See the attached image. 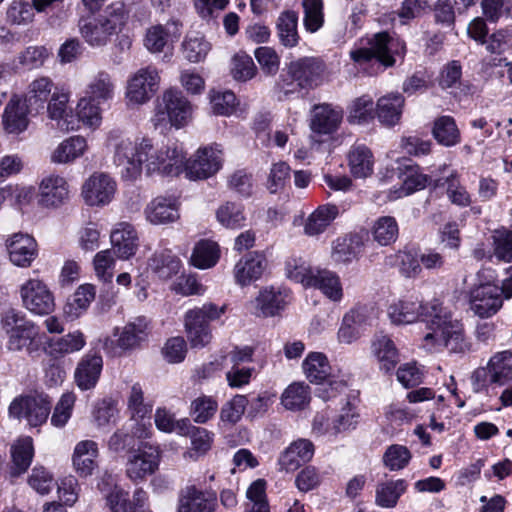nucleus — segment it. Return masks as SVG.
Wrapping results in <instances>:
<instances>
[{"instance_id":"obj_1","label":"nucleus","mask_w":512,"mask_h":512,"mask_svg":"<svg viewBox=\"0 0 512 512\" xmlns=\"http://www.w3.org/2000/svg\"><path fill=\"white\" fill-rule=\"evenodd\" d=\"M113 163L125 180H135L143 167L148 174L159 173L177 176L182 170L184 155L178 143L154 145L148 138L136 143L129 138H121L112 144Z\"/></svg>"},{"instance_id":"obj_2","label":"nucleus","mask_w":512,"mask_h":512,"mask_svg":"<svg viewBox=\"0 0 512 512\" xmlns=\"http://www.w3.org/2000/svg\"><path fill=\"white\" fill-rule=\"evenodd\" d=\"M431 313L434 320L430 326L431 332L423 338V346L429 351H439L447 348L453 353H464L468 350V343L465 341L463 332L457 323L451 319V313L447 311L442 303H434Z\"/></svg>"},{"instance_id":"obj_3","label":"nucleus","mask_w":512,"mask_h":512,"mask_svg":"<svg viewBox=\"0 0 512 512\" xmlns=\"http://www.w3.org/2000/svg\"><path fill=\"white\" fill-rule=\"evenodd\" d=\"M406 53V44L399 38H394L388 32L375 33L368 40V47H362L350 52L351 59L364 64L372 59H376L385 67H392L396 63V56L404 57Z\"/></svg>"},{"instance_id":"obj_4","label":"nucleus","mask_w":512,"mask_h":512,"mask_svg":"<svg viewBox=\"0 0 512 512\" xmlns=\"http://www.w3.org/2000/svg\"><path fill=\"white\" fill-rule=\"evenodd\" d=\"M2 323L9 334L8 348L10 350L25 349L29 354L38 350L36 339L39 328L26 317L25 313L14 308L8 309L2 317Z\"/></svg>"},{"instance_id":"obj_5","label":"nucleus","mask_w":512,"mask_h":512,"mask_svg":"<svg viewBox=\"0 0 512 512\" xmlns=\"http://www.w3.org/2000/svg\"><path fill=\"white\" fill-rule=\"evenodd\" d=\"M225 306L218 307L213 303L190 309L184 316V327L187 339L192 348H203L212 339L210 321L220 318Z\"/></svg>"},{"instance_id":"obj_6","label":"nucleus","mask_w":512,"mask_h":512,"mask_svg":"<svg viewBox=\"0 0 512 512\" xmlns=\"http://www.w3.org/2000/svg\"><path fill=\"white\" fill-rule=\"evenodd\" d=\"M191 116V103L182 92L170 89L158 100L152 122L156 128L167 127L168 124L181 128L189 122Z\"/></svg>"},{"instance_id":"obj_7","label":"nucleus","mask_w":512,"mask_h":512,"mask_svg":"<svg viewBox=\"0 0 512 512\" xmlns=\"http://www.w3.org/2000/svg\"><path fill=\"white\" fill-rule=\"evenodd\" d=\"M51 405L47 395H22L11 402L9 415L19 420L25 419L31 427H38L47 421Z\"/></svg>"},{"instance_id":"obj_8","label":"nucleus","mask_w":512,"mask_h":512,"mask_svg":"<svg viewBox=\"0 0 512 512\" xmlns=\"http://www.w3.org/2000/svg\"><path fill=\"white\" fill-rule=\"evenodd\" d=\"M434 303H441L439 300L434 299L429 303L423 304L417 298L412 297L399 299L391 303L388 307V316L393 324L406 325L421 320L425 322L430 328L434 314L432 306Z\"/></svg>"},{"instance_id":"obj_9","label":"nucleus","mask_w":512,"mask_h":512,"mask_svg":"<svg viewBox=\"0 0 512 512\" xmlns=\"http://www.w3.org/2000/svg\"><path fill=\"white\" fill-rule=\"evenodd\" d=\"M160 464V451L157 446L142 442L137 449L129 452L126 462V476L133 482L138 483L154 474Z\"/></svg>"},{"instance_id":"obj_10","label":"nucleus","mask_w":512,"mask_h":512,"mask_svg":"<svg viewBox=\"0 0 512 512\" xmlns=\"http://www.w3.org/2000/svg\"><path fill=\"white\" fill-rule=\"evenodd\" d=\"M19 293L23 307L34 315H49L55 309L54 295L42 280H27Z\"/></svg>"},{"instance_id":"obj_11","label":"nucleus","mask_w":512,"mask_h":512,"mask_svg":"<svg viewBox=\"0 0 512 512\" xmlns=\"http://www.w3.org/2000/svg\"><path fill=\"white\" fill-rule=\"evenodd\" d=\"M182 150L183 148L178 144ZM222 165V152L217 147H205L199 149L195 154L194 158L186 161L184 156L182 170L179 172H185V175L190 180H203L213 176Z\"/></svg>"},{"instance_id":"obj_12","label":"nucleus","mask_w":512,"mask_h":512,"mask_svg":"<svg viewBox=\"0 0 512 512\" xmlns=\"http://www.w3.org/2000/svg\"><path fill=\"white\" fill-rule=\"evenodd\" d=\"M160 76L153 66L139 69L127 81L126 99L131 105L148 102L159 87Z\"/></svg>"},{"instance_id":"obj_13","label":"nucleus","mask_w":512,"mask_h":512,"mask_svg":"<svg viewBox=\"0 0 512 512\" xmlns=\"http://www.w3.org/2000/svg\"><path fill=\"white\" fill-rule=\"evenodd\" d=\"M325 71V63L316 57H302L288 65L289 76L302 89L319 86L323 82Z\"/></svg>"},{"instance_id":"obj_14","label":"nucleus","mask_w":512,"mask_h":512,"mask_svg":"<svg viewBox=\"0 0 512 512\" xmlns=\"http://www.w3.org/2000/svg\"><path fill=\"white\" fill-rule=\"evenodd\" d=\"M502 305L501 291L495 284H480L470 292V308L481 318L496 314Z\"/></svg>"},{"instance_id":"obj_15","label":"nucleus","mask_w":512,"mask_h":512,"mask_svg":"<svg viewBox=\"0 0 512 512\" xmlns=\"http://www.w3.org/2000/svg\"><path fill=\"white\" fill-rule=\"evenodd\" d=\"M116 183L106 173H94L83 184L82 196L90 206L109 203L115 193Z\"/></svg>"},{"instance_id":"obj_16","label":"nucleus","mask_w":512,"mask_h":512,"mask_svg":"<svg viewBox=\"0 0 512 512\" xmlns=\"http://www.w3.org/2000/svg\"><path fill=\"white\" fill-rule=\"evenodd\" d=\"M9 260L17 267H30L38 256L36 240L23 233H15L6 241Z\"/></svg>"},{"instance_id":"obj_17","label":"nucleus","mask_w":512,"mask_h":512,"mask_svg":"<svg viewBox=\"0 0 512 512\" xmlns=\"http://www.w3.org/2000/svg\"><path fill=\"white\" fill-rule=\"evenodd\" d=\"M216 508V495L195 486H187L179 494L178 512H215Z\"/></svg>"},{"instance_id":"obj_18","label":"nucleus","mask_w":512,"mask_h":512,"mask_svg":"<svg viewBox=\"0 0 512 512\" xmlns=\"http://www.w3.org/2000/svg\"><path fill=\"white\" fill-rule=\"evenodd\" d=\"M117 332V346L122 350H134L147 340L150 321L145 316H137L128 321L121 330L117 329Z\"/></svg>"},{"instance_id":"obj_19","label":"nucleus","mask_w":512,"mask_h":512,"mask_svg":"<svg viewBox=\"0 0 512 512\" xmlns=\"http://www.w3.org/2000/svg\"><path fill=\"white\" fill-rule=\"evenodd\" d=\"M78 26L81 36L91 47L106 46L117 33L109 22L100 16L81 18Z\"/></svg>"},{"instance_id":"obj_20","label":"nucleus","mask_w":512,"mask_h":512,"mask_svg":"<svg viewBox=\"0 0 512 512\" xmlns=\"http://www.w3.org/2000/svg\"><path fill=\"white\" fill-rule=\"evenodd\" d=\"M68 196V184L63 177L50 175L41 181L39 186L38 203L42 207H59L66 202Z\"/></svg>"},{"instance_id":"obj_21","label":"nucleus","mask_w":512,"mask_h":512,"mask_svg":"<svg viewBox=\"0 0 512 512\" xmlns=\"http://www.w3.org/2000/svg\"><path fill=\"white\" fill-rule=\"evenodd\" d=\"M182 24L177 20L168 21L165 25H154L147 29L144 46L151 53H160L169 41L177 40L181 35Z\"/></svg>"},{"instance_id":"obj_22","label":"nucleus","mask_w":512,"mask_h":512,"mask_svg":"<svg viewBox=\"0 0 512 512\" xmlns=\"http://www.w3.org/2000/svg\"><path fill=\"white\" fill-rule=\"evenodd\" d=\"M112 251L122 260L132 257L138 248V236L134 227L127 222L116 225L110 235Z\"/></svg>"},{"instance_id":"obj_23","label":"nucleus","mask_w":512,"mask_h":512,"mask_svg":"<svg viewBox=\"0 0 512 512\" xmlns=\"http://www.w3.org/2000/svg\"><path fill=\"white\" fill-rule=\"evenodd\" d=\"M266 264L265 256L259 252L246 254L235 264L233 273L236 283L246 286L258 280L262 276Z\"/></svg>"},{"instance_id":"obj_24","label":"nucleus","mask_w":512,"mask_h":512,"mask_svg":"<svg viewBox=\"0 0 512 512\" xmlns=\"http://www.w3.org/2000/svg\"><path fill=\"white\" fill-rule=\"evenodd\" d=\"M343 110L338 106L323 103L313 107L310 128L318 134L336 131L342 121Z\"/></svg>"},{"instance_id":"obj_25","label":"nucleus","mask_w":512,"mask_h":512,"mask_svg":"<svg viewBox=\"0 0 512 512\" xmlns=\"http://www.w3.org/2000/svg\"><path fill=\"white\" fill-rule=\"evenodd\" d=\"M103 360L99 353L89 352L79 361L75 370V382L81 390L94 388L99 380Z\"/></svg>"},{"instance_id":"obj_26","label":"nucleus","mask_w":512,"mask_h":512,"mask_svg":"<svg viewBox=\"0 0 512 512\" xmlns=\"http://www.w3.org/2000/svg\"><path fill=\"white\" fill-rule=\"evenodd\" d=\"M314 455V445L308 439L294 441L279 457L282 470L292 472L307 463Z\"/></svg>"},{"instance_id":"obj_27","label":"nucleus","mask_w":512,"mask_h":512,"mask_svg":"<svg viewBox=\"0 0 512 512\" xmlns=\"http://www.w3.org/2000/svg\"><path fill=\"white\" fill-rule=\"evenodd\" d=\"M348 166L355 178H367L374 171V155L369 147L364 144H354L347 155Z\"/></svg>"},{"instance_id":"obj_28","label":"nucleus","mask_w":512,"mask_h":512,"mask_svg":"<svg viewBox=\"0 0 512 512\" xmlns=\"http://www.w3.org/2000/svg\"><path fill=\"white\" fill-rule=\"evenodd\" d=\"M146 217L153 224L174 222L179 218L177 199L173 197H157L145 210Z\"/></svg>"},{"instance_id":"obj_29","label":"nucleus","mask_w":512,"mask_h":512,"mask_svg":"<svg viewBox=\"0 0 512 512\" xmlns=\"http://www.w3.org/2000/svg\"><path fill=\"white\" fill-rule=\"evenodd\" d=\"M98 445L92 440H83L76 444L72 461L76 472L83 477L92 474L96 467Z\"/></svg>"},{"instance_id":"obj_30","label":"nucleus","mask_w":512,"mask_h":512,"mask_svg":"<svg viewBox=\"0 0 512 512\" xmlns=\"http://www.w3.org/2000/svg\"><path fill=\"white\" fill-rule=\"evenodd\" d=\"M68 101V93L54 91L47 106L49 117L52 120H57L58 127L64 131L74 130L78 127L71 111L68 110Z\"/></svg>"},{"instance_id":"obj_31","label":"nucleus","mask_w":512,"mask_h":512,"mask_svg":"<svg viewBox=\"0 0 512 512\" xmlns=\"http://www.w3.org/2000/svg\"><path fill=\"white\" fill-rule=\"evenodd\" d=\"M288 295L274 288L265 289L251 303L258 316H274L287 305Z\"/></svg>"},{"instance_id":"obj_32","label":"nucleus","mask_w":512,"mask_h":512,"mask_svg":"<svg viewBox=\"0 0 512 512\" xmlns=\"http://www.w3.org/2000/svg\"><path fill=\"white\" fill-rule=\"evenodd\" d=\"M371 348L373 355L380 363V368L385 372H390L399 362L398 350L389 336L385 334L376 335Z\"/></svg>"},{"instance_id":"obj_33","label":"nucleus","mask_w":512,"mask_h":512,"mask_svg":"<svg viewBox=\"0 0 512 512\" xmlns=\"http://www.w3.org/2000/svg\"><path fill=\"white\" fill-rule=\"evenodd\" d=\"M339 215V208L334 204L320 205L312 212L304 225V232L308 236L323 233Z\"/></svg>"},{"instance_id":"obj_34","label":"nucleus","mask_w":512,"mask_h":512,"mask_svg":"<svg viewBox=\"0 0 512 512\" xmlns=\"http://www.w3.org/2000/svg\"><path fill=\"white\" fill-rule=\"evenodd\" d=\"M404 97L400 93H390L378 99L376 114L379 121L385 125H395L401 117Z\"/></svg>"},{"instance_id":"obj_35","label":"nucleus","mask_w":512,"mask_h":512,"mask_svg":"<svg viewBox=\"0 0 512 512\" xmlns=\"http://www.w3.org/2000/svg\"><path fill=\"white\" fill-rule=\"evenodd\" d=\"M86 94L97 105L111 101L115 95V83L112 76L106 71L98 72L87 85Z\"/></svg>"},{"instance_id":"obj_36","label":"nucleus","mask_w":512,"mask_h":512,"mask_svg":"<svg viewBox=\"0 0 512 512\" xmlns=\"http://www.w3.org/2000/svg\"><path fill=\"white\" fill-rule=\"evenodd\" d=\"M363 241L358 234H351L336 239L333 244L332 258L337 263L347 264L356 259L362 252Z\"/></svg>"},{"instance_id":"obj_37","label":"nucleus","mask_w":512,"mask_h":512,"mask_svg":"<svg viewBox=\"0 0 512 512\" xmlns=\"http://www.w3.org/2000/svg\"><path fill=\"white\" fill-rule=\"evenodd\" d=\"M308 287L319 289L326 297L333 301H339L343 295L339 276L327 269H315Z\"/></svg>"},{"instance_id":"obj_38","label":"nucleus","mask_w":512,"mask_h":512,"mask_svg":"<svg viewBox=\"0 0 512 512\" xmlns=\"http://www.w3.org/2000/svg\"><path fill=\"white\" fill-rule=\"evenodd\" d=\"M96 289L92 284L79 286L64 306L65 315L74 320L82 315L95 299Z\"/></svg>"},{"instance_id":"obj_39","label":"nucleus","mask_w":512,"mask_h":512,"mask_svg":"<svg viewBox=\"0 0 512 512\" xmlns=\"http://www.w3.org/2000/svg\"><path fill=\"white\" fill-rule=\"evenodd\" d=\"M297 26L298 14L295 11L287 10L279 15L276 28L280 43L283 46L287 48L297 46L300 40Z\"/></svg>"},{"instance_id":"obj_40","label":"nucleus","mask_w":512,"mask_h":512,"mask_svg":"<svg viewBox=\"0 0 512 512\" xmlns=\"http://www.w3.org/2000/svg\"><path fill=\"white\" fill-rule=\"evenodd\" d=\"M491 384L505 385L512 382V352L505 350L495 353L488 361Z\"/></svg>"},{"instance_id":"obj_41","label":"nucleus","mask_w":512,"mask_h":512,"mask_svg":"<svg viewBox=\"0 0 512 512\" xmlns=\"http://www.w3.org/2000/svg\"><path fill=\"white\" fill-rule=\"evenodd\" d=\"M220 258L219 245L211 240H200L194 247L190 261L199 269H208L216 265Z\"/></svg>"},{"instance_id":"obj_42","label":"nucleus","mask_w":512,"mask_h":512,"mask_svg":"<svg viewBox=\"0 0 512 512\" xmlns=\"http://www.w3.org/2000/svg\"><path fill=\"white\" fill-rule=\"evenodd\" d=\"M34 455L33 440L31 437L20 438L11 447L12 475L24 473L31 464Z\"/></svg>"},{"instance_id":"obj_43","label":"nucleus","mask_w":512,"mask_h":512,"mask_svg":"<svg viewBox=\"0 0 512 512\" xmlns=\"http://www.w3.org/2000/svg\"><path fill=\"white\" fill-rule=\"evenodd\" d=\"M408 484L404 479L389 480L381 483L376 489V504L384 508L396 506L400 496L406 491Z\"/></svg>"},{"instance_id":"obj_44","label":"nucleus","mask_w":512,"mask_h":512,"mask_svg":"<svg viewBox=\"0 0 512 512\" xmlns=\"http://www.w3.org/2000/svg\"><path fill=\"white\" fill-rule=\"evenodd\" d=\"M3 122L9 133H20L28 126L27 108L20 100L12 98L7 104Z\"/></svg>"},{"instance_id":"obj_45","label":"nucleus","mask_w":512,"mask_h":512,"mask_svg":"<svg viewBox=\"0 0 512 512\" xmlns=\"http://www.w3.org/2000/svg\"><path fill=\"white\" fill-rule=\"evenodd\" d=\"M432 134L436 141L446 147L460 143V132L451 116H441L434 121Z\"/></svg>"},{"instance_id":"obj_46","label":"nucleus","mask_w":512,"mask_h":512,"mask_svg":"<svg viewBox=\"0 0 512 512\" xmlns=\"http://www.w3.org/2000/svg\"><path fill=\"white\" fill-rule=\"evenodd\" d=\"M149 266L159 278L166 280L176 275L180 271L182 264L180 259L173 255L171 251L165 250L155 253L149 261Z\"/></svg>"},{"instance_id":"obj_47","label":"nucleus","mask_w":512,"mask_h":512,"mask_svg":"<svg viewBox=\"0 0 512 512\" xmlns=\"http://www.w3.org/2000/svg\"><path fill=\"white\" fill-rule=\"evenodd\" d=\"M86 149L87 142L84 137H70L55 149L51 159L55 163H68L82 156Z\"/></svg>"},{"instance_id":"obj_48","label":"nucleus","mask_w":512,"mask_h":512,"mask_svg":"<svg viewBox=\"0 0 512 512\" xmlns=\"http://www.w3.org/2000/svg\"><path fill=\"white\" fill-rule=\"evenodd\" d=\"M365 322L362 309H353L343 317L338 331V339L341 343L350 344L360 336V328Z\"/></svg>"},{"instance_id":"obj_49","label":"nucleus","mask_w":512,"mask_h":512,"mask_svg":"<svg viewBox=\"0 0 512 512\" xmlns=\"http://www.w3.org/2000/svg\"><path fill=\"white\" fill-rule=\"evenodd\" d=\"M303 370L310 382L320 383L329 377L331 367L324 354L312 352L304 360Z\"/></svg>"},{"instance_id":"obj_50","label":"nucleus","mask_w":512,"mask_h":512,"mask_svg":"<svg viewBox=\"0 0 512 512\" xmlns=\"http://www.w3.org/2000/svg\"><path fill=\"white\" fill-rule=\"evenodd\" d=\"M371 232L373 239L379 245L388 246L398 238V223L392 216H381L374 222Z\"/></svg>"},{"instance_id":"obj_51","label":"nucleus","mask_w":512,"mask_h":512,"mask_svg":"<svg viewBox=\"0 0 512 512\" xmlns=\"http://www.w3.org/2000/svg\"><path fill=\"white\" fill-rule=\"evenodd\" d=\"M217 410L218 402L214 397L200 395L191 402L189 414L195 423L205 424L215 416Z\"/></svg>"},{"instance_id":"obj_52","label":"nucleus","mask_w":512,"mask_h":512,"mask_svg":"<svg viewBox=\"0 0 512 512\" xmlns=\"http://www.w3.org/2000/svg\"><path fill=\"white\" fill-rule=\"evenodd\" d=\"M210 50V44L198 33H190L182 43V53L186 60L198 63L205 59Z\"/></svg>"},{"instance_id":"obj_53","label":"nucleus","mask_w":512,"mask_h":512,"mask_svg":"<svg viewBox=\"0 0 512 512\" xmlns=\"http://www.w3.org/2000/svg\"><path fill=\"white\" fill-rule=\"evenodd\" d=\"M310 401L309 386L304 383L289 385L281 396V402L286 409L298 410L304 408Z\"/></svg>"},{"instance_id":"obj_54","label":"nucleus","mask_w":512,"mask_h":512,"mask_svg":"<svg viewBox=\"0 0 512 512\" xmlns=\"http://www.w3.org/2000/svg\"><path fill=\"white\" fill-rule=\"evenodd\" d=\"M54 88L53 81L46 76H41L33 80L28 88L26 102L32 106L37 105L43 108L44 103L52 96Z\"/></svg>"},{"instance_id":"obj_55","label":"nucleus","mask_w":512,"mask_h":512,"mask_svg":"<svg viewBox=\"0 0 512 512\" xmlns=\"http://www.w3.org/2000/svg\"><path fill=\"white\" fill-rule=\"evenodd\" d=\"M427 186L440 187L443 186L442 179H433L431 176L419 173L416 169L410 168L403 179L401 186V195H409L417 190Z\"/></svg>"},{"instance_id":"obj_56","label":"nucleus","mask_w":512,"mask_h":512,"mask_svg":"<svg viewBox=\"0 0 512 512\" xmlns=\"http://www.w3.org/2000/svg\"><path fill=\"white\" fill-rule=\"evenodd\" d=\"M85 343L86 341L83 333L76 330L57 338L56 340H52L49 343V347L52 354L65 355L80 351L84 347Z\"/></svg>"},{"instance_id":"obj_57","label":"nucleus","mask_w":512,"mask_h":512,"mask_svg":"<svg viewBox=\"0 0 512 512\" xmlns=\"http://www.w3.org/2000/svg\"><path fill=\"white\" fill-rule=\"evenodd\" d=\"M348 121L352 124L368 122L373 118L374 102L369 95H362L352 101L349 108Z\"/></svg>"},{"instance_id":"obj_58","label":"nucleus","mask_w":512,"mask_h":512,"mask_svg":"<svg viewBox=\"0 0 512 512\" xmlns=\"http://www.w3.org/2000/svg\"><path fill=\"white\" fill-rule=\"evenodd\" d=\"M257 73V67L251 56L245 52L236 53L231 61V74L237 81L246 82Z\"/></svg>"},{"instance_id":"obj_59","label":"nucleus","mask_w":512,"mask_h":512,"mask_svg":"<svg viewBox=\"0 0 512 512\" xmlns=\"http://www.w3.org/2000/svg\"><path fill=\"white\" fill-rule=\"evenodd\" d=\"M304 26L308 32L318 31L324 23L323 1L303 0Z\"/></svg>"},{"instance_id":"obj_60","label":"nucleus","mask_w":512,"mask_h":512,"mask_svg":"<svg viewBox=\"0 0 512 512\" xmlns=\"http://www.w3.org/2000/svg\"><path fill=\"white\" fill-rule=\"evenodd\" d=\"M248 399L244 395H236L226 402L220 410V420L224 425H234L245 412Z\"/></svg>"},{"instance_id":"obj_61","label":"nucleus","mask_w":512,"mask_h":512,"mask_svg":"<svg viewBox=\"0 0 512 512\" xmlns=\"http://www.w3.org/2000/svg\"><path fill=\"white\" fill-rule=\"evenodd\" d=\"M182 422L190 428L191 451H193L196 456H200L210 450L214 434L205 428L192 426L188 419Z\"/></svg>"},{"instance_id":"obj_62","label":"nucleus","mask_w":512,"mask_h":512,"mask_svg":"<svg viewBox=\"0 0 512 512\" xmlns=\"http://www.w3.org/2000/svg\"><path fill=\"white\" fill-rule=\"evenodd\" d=\"M50 56V51L45 46H28L18 56L19 64L28 69H38L44 65Z\"/></svg>"},{"instance_id":"obj_63","label":"nucleus","mask_w":512,"mask_h":512,"mask_svg":"<svg viewBox=\"0 0 512 512\" xmlns=\"http://www.w3.org/2000/svg\"><path fill=\"white\" fill-rule=\"evenodd\" d=\"M216 217L223 226L231 229L240 228L245 222L242 207L231 202L221 206L217 210Z\"/></svg>"},{"instance_id":"obj_64","label":"nucleus","mask_w":512,"mask_h":512,"mask_svg":"<svg viewBox=\"0 0 512 512\" xmlns=\"http://www.w3.org/2000/svg\"><path fill=\"white\" fill-rule=\"evenodd\" d=\"M494 254L504 262L512 261V231L496 230L493 234Z\"/></svg>"}]
</instances>
